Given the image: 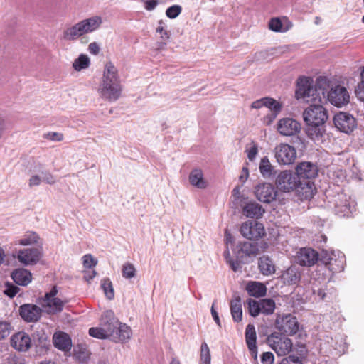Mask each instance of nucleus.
Instances as JSON below:
<instances>
[{
    "mask_svg": "<svg viewBox=\"0 0 364 364\" xmlns=\"http://www.w3.org/2000/svg\"><path fill=\"white\" fill-rule=\"evenodd\" d=\"M98 92L100 97L109 102L118 100L122 93L118 70L112 62H107L103 71Z\"/></svg>",
    "mask_w": 364,
    "mask_h": 364,
    "instance_id": "f257e3e1",
    "label": "nucleus"
},
{
    "mask_svg": "<svg viewBox=\"0 0 364 364\" xmlns=\"http://www.w3.org/2000/svg\"><path fill=\"white\" fill-rule=\"evenodd\" d=\"M100 323L105 330H109V332H107V334L109 338L114 342H124L131 337V328L126 324L119 323L111 310L103 312Z\"/></svg>",
    "mask_w": 364,
    "mask_h": 364,
    "instance_id": "f03ea898",
    "label": "nucleus"
},
{
    "mask_svg": "<svg viewBox=\"0 0 364 364\" xmlns=\"http://www.w3.org/2000/svg\"><path fill=\"white\" fill-rule=\"evenodd\" d=\"M102 23L101 17L97 16L84 19L64 30L63 38L66 41L77 40L83 35L97 30Z\"/></svg>",
    "mask_w": 364,
    "mask_h": 364,
    "instance_id": "7ed1b4c3",
    "label": "nucleus"
},
{
    "mask_svg": "<svg viewBox=\"0 0 364 364\" xmlns=\"http://www.w3.org/2000/svg\"><path fill=\"white\" fill-rule=\"evenodd\" d=\"M42 256V252L38 248H27L20 250L17 255L7 256L6 265L16 267L17 262L23 266H32L36 264Z\"/></svg>",
    "mask_w": 364,
    "mask_h": 364,
    "instance_id": "20e7f679",
    "label": "nucleus"
},
{
    "mask_svg": "<svg viewBox=\"0 0 364 364\" xmlns=\"http://www.w3.org/2000/svg\"><path fill=\"white\" fill-rule=\"evenodd\" d=\"M311 105L303 112L304 120L306 124L323 125L328 119V112L323 102H309Z\"/></svg>",
    "mask_w": 364,
    "mask_h": 364,
    "instance_id": "39448f33",
    "label": "nucleus"
},
{
    "mask_svg": "<svg viewBox=\"0 0 364 364\" xmlns=\"http://www.w3.org/2000/svg\"><path fill=\"white\" fill-rule=\"evenodd\" d=\"M267 343L278 356L288 355L293 348L291 340L284 334L277 332L268 336Z\"/></svg>",
    "mask_w": 364,
    "mask_h": 364,
    "instance_id": "423d86ee",
    "label": "nucleus"
},
{
    "mask_svg": "<svg viewBox=\"0 0 364 364\" xmlns=\"http://www.w3.org/2000/svg\"><path fill=\"white\" fill-rule=\"evenodd\" d=\"M240 232L246 239L258 240L266 235L262 223L257 220H247L242 223L240 228Z\"/></svg>",
    "mask_w": 364,
    "mask_h": 364,
    "instance_id": "0eeeda50",
    "label": "nucleus"
},
{
    "mask_svg": "<svg viewBox=\"0 0 364 364\" xmlns=\"http://www.w3.org/2000/svg\"><path fill=\"white\" fill-rule=\"evenodd\" d=\"M296 87L295 97L297 100L305 99L308 102L313 100L316 90L314 89L313 80L311 77H299Z\"/></svg>",
    "mask_w": 364,
    "mask_h": 364,
    "instance_id": "6e6552de",
    "label": "nucleus"
},
{
    "mask_svg": "<svg viewBox=\"0 0 364 364\" xmlns=\"http://www.w3.org/2000/svg\"><path fill=\"white\" fill-rule=\"evenodd\" d=\"M275 157L280 164H291L296 160V151L294 146L281 143L275 147Z\"/></svg>",
    "mask_w": 364,
    "mask_h": 364,
    "instance_id": "1a4fd4ad",
    "label": "nucleus"
},
{
    "mask_svg": "<svg viewBox=\"0 0 364 364\" xmlns=\"http://www.w3.org/2000/svg\"><path fill=\"white\" fill-rule=\"evenodd\" d=\"M335 127L346 134L352 132L357 126L355 118L350 114L340 112L333 117Z\"/></svg>",
    "mask_w": 364,
    "mask_h": 364,
    "instance_id": "9d476101",
    "label": "nucleus"
},
{
    "mask_svg": "<svg viewBox=\"0 0 364 364\" xmlns=\"http://www.w3.org/2000/svg\"><path fill=\"white\" fill-rule=\"evenodd\" d=\"M276 326L282 333L291 336L299 331V323L295 316L289 314L278 316L276 319Z\"/></svg>",
    "mask_w": 364,
    "mask_h": 364,
    "instance_id": "9b49d317",
    "label": "nucleus"
},
{
    "mask_svg": "<svg viewBox=\"0 0 364 364\" xmlns=\"http://www.w3.org/2000/svg\"><path fill=\"white\" fill-rule=\"evenodd\" d=\"M327 99L332 105L341 107L349 102L350 95L345 87L338 85L331 88Z\"/></svg>",
    "mask_w": 364,
    "mask_h": 364,
    "instance_id": "f8f14e48",
    "label": "nucleus"
},
{
    "mask_svg": "<svg viewBox=\"0 0 364 364\" xmlns=\"http://www.w3.org/2000/svg\"><path fill=\"white\" fill-rule=\"evenodd\" d=\"M276 184L279 190L284 192H289L296 189L299 185L298 177L291 171H284L278 175Z\"/></svg>",
    "mask_w": 364,
    "mask_h": 364,
    "instance_id": "ddd939ff",
    "label": "nucleus"
},
{
    "mask_svg": "<svg viewBox=\"0 0 364 364\" xmlns=\"http://www.w3.org/2000/svg\"><path fill=\"white\" fill-rule=\"evenodd\" d=\"M277 129L282 136H294L300 132L301 124L292 118L285 117L278 121Z\"/></svg>",
    "mask_w": 364,
    "mask_h": 364,
    "instance_id": "4468645a",
    "label": "nucleus"
},
{
    "mask_svg": "<svg viewBox=\"0 0 364 364\" xmlns=\"http://www.w3.org/2000/svg\"><path fill=\"white\" fill-rule=\"evenodd\" d=\"M10 343L16 350L25 353L31 348L32 340L27 333L18 331L11 336Z\"/></svg>",
    "mask_w": 364,
    "mask_h": 364,
    "instance_id": "2eb2a0df",
    "label": "nucleus"
},
{
    "mask_svg": "<svg viewBox=\"0 0 364 364\" xmlns=\"http://www.w3.org/2000/svg\"><path fill=\"white\" fill-rule=\"evenodd\" d=\"M277 191L276 188L271 183H264L258 185L255 188V196L257 198L263 203H271L276 199Z\"/></svg>",
    "mask_w": 364,
    "mask_h": 364,
    "instance_id": "dca6fc26",
    "label": "nucleus"
},
{
    "mask_svg": "<svg viewBox=\"0 0 364 364\" xmlns=\"http://www.w3.org/2000/svg\"><path fill=\"white\" fill-rule=\"evenodd\" d=\"M318 252L311 247L301 248L297 253L296 261L304 267H311L318 260Z\"/></svg>",
    "mask_w": 364,
    "mask_h": 364,
    "instance_id": "f3484780",
    "label": "nucleus"
},
{
    "mask_svg": "<svg viewBox=\"0 0 364 364\" xmlns=\"http://www.w3.org/2000/svg\"><path fill=\"white\" fill-rule=\"evenodd\" d=\"M32 338L37 353L43 354L49 348L50 346L49 337L43 329L36 330L32 334Z\"/></svg>",
    "mask_w": 364,
    "mask_h": 364,
    "instance_id": "a211bd4d",
    "label": "nucleus"
},
{
    "mask_svg": "<svg viewBox=\"0 0 364 364\" xmlns=\"http://www.w3.org/2000/svg\"><path fill=\"white\" fill-rule=\"evenodd\" d=\"M318 171L317 166L309 161L301 162L296 168V176L304 179L314 178L317 176Z\"/></svg>",
    "mask_w": 364,
    "mask_h": 364,
    "instance_id": "6ab92c4d",
    "label": "nucleus"
},
{
    "mask_svg": "<svg viewBox=\"0 0 364 364\" xmlns=\"http://www.w3.org/2000/svg\"><path fill=\"white\" fill-rule=\"evenodd\" d=\"M21 318L26 322H36L41 316V309L34 304H23L19 309Z\"/></svg>",
    "mask_w": 364,
    "mask_h": 364,
    "instance_id": "aec40b11",
    "label": "nucleus"
},
{
    "mask_svg": "<svg viewBox=\"0 0 364 364\" xmlns=\"http://www.w3.org/2000/svg\"><path fill=\"white\" fill-rule=\"evenodd\" d=\"M245 341L255 360L257 359V334L254 325L248 324L245 329Z\"/></svg>",
    "mask_w": 364,
    "mask_h": 364,
    "instance_id": "412c9836",
    "label": "nucleus"
},
{
    "mask_svg": "<svg viewBox=\"0 0 364 364\" xmlns=\"http://www.w3.org/2000/svg\"><path fill=\"white\" fill-rule=\"evenodd\" d=\"M329 87V80L326 77H319L317 78L316 85L314 89L316 90L315 97L313 100L314 102H324L326 101V93Z\"/></svg>",
    "mask_w": 364,
    "mask_h": 364,
    "instance_id": "4be33fe9",
    "label": "nucleus"
},
{
    "mask_svg": "<svg viewBox=\"0 0 364 364\" xmlns=\"http://www.w3.org/2000/svg\"><path fill=\"white\" fill-rule=\"evenodd\" d=\"M321 261L331 273H341L344 270V257H336V256H333L330 257L328 259H321Z\"/></svg>",
    "mask_w": 364,
    "mask_h": 364,
    "instance_id": "5701e85b",
    "label": "nucleus"
},
{
    "mask_svg": "<svg viewBox=\"0 0 364 364\" xmlns=\"http://www.w3.org/2000/svg\"><path fill=\"white\" fill-rule=\"evenodd\" d=\"M264 213L262 206L255 202L247 203L242 208V213L247 218L257 219L262 218Z\"/></svg>",
    "mask_w": 364,
    "mask_h": 364,
    "instance_id": "b1692460",
    "label": "nucleus"
},
{
    "mask_svg": "<svg viewBox=\"0 0 364 364\" xmlns=\"http://www.w3.org/2000/svg\"><path fill=\"white\" fill-rule=\"evenodd\" d=\"M230 311L232 319L235 322H240L242 318V309L240 296L235 294L230 301Z\"/></svg>",
    "mask_w": 364,
    "mask_h": 364,
    "instance_id": "393cba45",
    "label": "nucleus"
},
{
    "mask_svg": "<svg viewBox=\"0 0 364 364\" xmlns=\"http://www.w3.org/2000/svg\"><path fill=\"white\" fill-rule=\"evenodd\" d=\"M55 347L60 350H69L71 347V340L69 336L64 332L55 333L53 337Z\"/></svg>",
    "mask_w": 364,
    "mask_h": 364,
    "instance_id": "a878e982",
    "label": "nucleus"
},
{
    "mask_svg": "<svg viewBox=\"0 0 364 364\" xmlns=\"http://www.w3.org/2000/svg\"><path fill=\"white\" fill-rule=\"evenodd\" d=\"M190 183L198 188L203 189L207 187V182L203 178L201 169H193L189 175Z\"/></svg>",
    "mask_w": 364,
    "mask_h": 364,
    "instance_id": "bb28decb",
    "label": "nucleus"
},
{
    "mask_svg": "<svg viewBox=\"0 0 364 364\" xmlns=\"http://www.w3.org/2000/svg\"><path fill=\"white\" fill-rule=\"evenodd\" d=\"M246 290L250 296L256 298L264 296L267 292L266 287L263 284L257 282H249Z\"/></svg>",
    "mask_w": 364,
    "mask_h": 364,
    "instance_id": "cd10ccee",
    "label": "nucleus"
},
{
    "mask_svg": "<svg viewBox=\"0 0 364 364\" xmlns=\"http://www.w3.org/2000/svg\"><path fill=\"white\" fill-rule=\"evenodd\" d=\"M314 183L308 181L304 185L299 183L296 187L298 194L301 199L310 200L313 198L316 193L315 188L313 187Z\"/></svg>",
    "mask_w": 364,
    "mask_h": 364,
    "instance_id": "c85d7f7f",
    "label": "nucleus"
},
{
    "mask_svg": "<svg viewBox=\"0 0 364 364\" xmlns=\"http://www.w3.org/2000/svg\"><path fill=\"white\" fill-rule=\"evenodd\" d=\"M44 306L49 309V311L55 314L63 311L65 301L59 298L43 299Z\"/></svg>",
    "mask_w": 364,
    "mask_h": 364,
    "instance_id": "c756f323",
    "label": "nucleus"
},
{
    "mask_svg": "<svg viewBox=\"0 0 364 364\" xmlns=\"http://www.w3.org/2000/svg\"><path fill=\"white\" fill-rule=\"evenodd\" d=\"M350 203L346 196H338L336 200L335 211L336 214L346 215L350 212Z\"/></svg>",
    "mask_w": 364,
    "mask_h": 364,
    "instance_id": "7c9ffc66",
    "label": "nucleus"
},
{
    "mask_svg": "<svg viewBox=\"0 0 364 364\" xmlns=\"http://www.w3.org/2000/svg\"><path fill=\"white\" fill-rule=\"evenodd\" d=\"M258 267L261 273H275L276 268L272 259L267 256L259 259Z\"/></svg>",
    "mask_w": 364,
    "mask_h": 364,
    "instance_id": "2f4dec72",
    "label": "nucleus"
},
{
    "mask_svg": "<svg viewBox=\"0 0 364 364\" xmlns=\"http://www.w3.org/2000/svg\"><path fill=\"white\" fill-rule=\"evenodd\" d=\"M259 168L264 178H269L274 173V167L267 156L261 159Z\"/></svg>",
    "mask_w": 364,
    "mask_h": 364,
    "instance_id": "473e14b6",
    "label": "nucleus"
},
{
    "mask_svg": "<svg viewBox=\"0 0 364 364\" xmlns=\"http://www.w3.org/2000/svg\"><path fill=\"white\" fill-rule=\"evenodd\" d=\"M306 133L312 140H319L323 136V125L306 124Z\"/></svg>",
    "mask_w": 364,
    "mask_h": 364,
    "instance_id": "72a5a7b5",
    "label": "nucleus"
},
{
    "mask_svg": "<svg viewBox=\"0 0 364 364\" xmlns=\"http://www.w3.org/2000/svg\"><path fill=\"white\" fill-rule=\"evenodd\" d=\"M100 287L107 299L112 300L114 298V287L110 279L104 278L102 279Z\"/></svg>",
    "mask_w": 364,
    "mask_h": 364,
    "instance_id": "f704fd0d",
    "label": "nucleus"
},
{
    "mask_svg": "<svg viewBox=\"0 0 364 364\" xmlns=\"http://www.w3.org/2000/svg\"><path fill=\"white\" fill-rule=\"evenodd\" d=\"M260 301L261 314L271 315L275 309V302L272 299H262Z\"/></svg>",
    "mask_w": 364,
    "mask_h": 364,
    "instance_id": "c9c22d12",
    "label": "nucleus"
},
{
    "mask_svg": "<svg viewBox=\"0 0 364 364\" xmlns=\"http://www.w3.org/2000/svg\"><path fill=\"white\" fill-rule=\"evenodd\" d=\"M90 59L89 58L84 54L80 55V56L75 60L73 62V66L74 69L77 71H80L83 69H86L90 65Z\"/></svg>",
    "mask_w": 364,
    "mask_h": 364,
    "instance_id": "e433bc0d",
    "label": "nucleus"
},
{
    "mask_svg": "<svg viewBox=\"0 0 364 364\" xmlns=\"http://www.w3.org/2000/svg\"><path fill=\"white\" fill-rule=\"evenodd\" d=\"M258 247L255 244L248 242H245L241 244L240 252L245 255H256L258 253Z\"/></svg>",
    "mask_w": 364,
    "mask_h": 364,
    "instance_id": "4c0bfd02",
    "label": "nucleus"
},
{
    "mask_svg": "<svg viewBox=\"0 0 364 364\" xmlns=\"http://www.w3.org/2000/svg\"><path fill=\"white\" fill-rule=\"evenodd\" d=\"M13 281L20 286H27L33 279L32 274H11Z\"/></svg>",
    "mask_w": 364,
    "mask_h": 364,
    "instance_id": "58836bf2",
    "label": "nucleus"
},
{
    "mask_svg": "<svg viewBox=\"0 0 364 364\" xmlns=\"http://www.w3.org/2000/svg\"><path fill=\"white\" fill-rule=\"evenodd\" d=\"M247 304L248 305L249 313L252 316L256 317L261 314L259 301L249 299L247 300Z\"/></svg>",
    "mask_w": 364,
    "mask_h": 364,
    "instance_id": "ea45409f",
    "label": "nucleus"
},
{
    "mask_svg": "<svg viewBox=\"0 0 364 364\" xmlns=\"http://www.w3.org/2000/svg\"><path fill=\"white\" fill-rule=\"evenodd\" d=\"M12 331V326L10 321L0 320V341L8 337Z\"/></svg>",
    "mask_w": 364,
    "mask_h": 364,
    "instance_id": "a19ab883",
    "label": "nucleus"
},
{
    "mask_svg": "<svg viewBox=\"0 0 364 364\" xmlns=\"http://www.w3.org/2000/svg\"><path fill=\"white\" fill-rule=\"evenodd\" d=\"M38 236L33 232H27L23 238L18 241V244L21 245L26 246L38 242Z\"/></svg>",
    "mask_w": 364,
    "mask_h": 364,
    "instance_id": "79ce46f5",
    "label": "nucleus"
},
{
    "mask_svg": "<svg viewBox=\"0 0 364 364\" xmlns=\"http://www.w3.org/2000/svg\"><path fill=\"white\" fill-rule=\"evenodd\" d=\"M107 332H109V330H105L102 327H92L89 329V335L99 339L109 338Z\"/></svg>",
    "mask_w": 364,
    "mask_h": 364,
    "instance_id": "37998d69",
    "label": "nucleus"
},
{
    "mask_svg": "<svg viewBox=\"0 0 364 364\" xmlns=\"http://www.w3.org/2000/svg\"><path fill=\"white\" fill-rule=\"evenodd\" d=\"M264 106L276 113H279L282 109L279 102L271 97H264Z\"/></svg>",
    "mask_w": 364,
    "mask_h": 364,
    "instance_id": "c03bdc74",
    "label": "nucleus"
},
{
    "mask_svg": "<svg viewBox=\"0 0 364 364\" xmlns=\"http://www.w3.org/2000/svg\"><path fill=\"white\" fill-rule=\"evenodd\" d=\"M210 353L206 343L201 345L200 349V364H210Z\"/></svg>",
    "mask_w": 364,
    "mask_h": 364,
    "instance_id": "a18cd8bd",
    "label": "nucleus"
},
{
    "mask_svg": "<svg viewBox=\"0 0 364 364\" xmlns=\"http://www.w3.org/2000/svg\"><path fill=\"white\" fill-rule=\"evenodd\" d=\"M4 293L9 298H14L19 291L20 289L11 282H6Z\"/></svg>",
    "mask_w": 364,
    "mask_h": 364,
    "instance_id": "49530a36",
    "label": "nucleus"
},
{
    "mask_svg": "<svg viewBox=\"0 0 364 364\" xmlns=\"http://www.w3.org/2000/svg\"><path fill=\"white\" fill-rule=\"evenodd\" d=\"M269 28L270 30L275 32H284L286 29H283L282 23L278 18H273L269 22Z\"/></svg>",
    "mask_w": 364,
    "mask_h": 364,
    "instance_id": "de8ad7c7",
    "label": "nucleus"
},
{
    "mask_svg": "<svg viewBox=\"0 0 364 364\" xmlns=\"http://www.w3.org/2000/svg\"><path fill=\"white\" fill-rule=\"evenodd\" d=\"M43 139L52 141H61L64 139L63 133L57 132H49L44 133L43 135Z\"/></svg>",
    "mask_w": 364,
    "mask_h": 364,
    "instance_id": "09e8293b",
    "label": "nucleus"
},
{
    "mask_svg": "<svg viewBox=\"0 0 364 364\" xmlns=\"http://www.w3.org/2000/svg\"><path fill=\"white\" fill-rule=\"evenodd\" d=\"M83 266L85 268L95 267L97 264V259H95L92 255L87 254L82 257Z\"/></svg>",
    "mask_w": 364,
    "mask_h": 364,
    "instance_id": "8fccbe9b",
    "label": "nucleus"
},
{
    "mask_svg": "<svg viewBox=\"0 0 364 364\" xmlns=\"http://www.w3.org/2000/svg\"><path fill=\"white\" fill-rule=\"evenodd\" d=\"M182 9L179 5H173L166 11V14L169 18H176L181 12Z\"/></svg>",
    "mask_w": 364,
    "mask_h": 364,
    "instance_id": "3c124183",
    "label": "nucleus"
},
{
    "mask_svg": "<svg viewBox=\"0 0 364 364\" xmlns=\"http://www.w3.org/2000/svg\"><path fill=\"white\" fill-rule=\"evenodd\" d=\"M224 257L225 258L227 263L231 267L232 270L234 272L237 271L240 264L237 261H234L231 259L230 254L228 247L227 250L224 252Z\"/></svg>",
    "mask_w": 364,
    "mask_h": 364,
    "instance_id": "603ef678",
    "label": "nucleus"
},
{
    "mask_svg": "<svg viewBox=\"0 0 364 364\" xmlns=\"http://www.w3.org/2000/svg\"><path fill=\"white\" fill-rule=\"evenodd\" d=\"M156 32L160 34V36L163 41H166L169 38V33L165 28V23L162 20L159 21V26L156 28Z\"/></svg>",
    "mask_w": 364,
    "mask_h": 364,
    "instance_id": "864d4df0",
    "label": "nucleus"
},
{
    "mask_svg": "<svg viewBox=\"0 0 364 364\" xmlns=\"http://www.w3.org/2000/svg\"><path fill=\"white\" fill-rule=\"evenodd\" d=\"M246 151L247 152L248 159L252 161L255 159V156L257 154L258 146L255 142H252V146L249 149L246 150Z\"/></svg>",
    "mask_w": 364,
    "mask_h": 364,
    "instance_id": "5fc2aeb1",
    "label": "nucleus"
},
{
    "mask_svg": "<svg viewBox=\"0 0 364 364\" xmlns=\"http://www.w3.org/2000/svg\"><path fill=\"white\" fill-rule=\"evenodd\" d=\"M274 356L271 352H265L262 355L261 362L262 364H273Z\"/></svg>",
    "mask_w": 364,
    "mask_h": 364,
    "instance_id": "6e6d98bb",
    "label": "nucleus"
},
{
    "mask_svg": "<svg viewBox=\"0 0 364 364\" xmlns=\"http://www.w3.org/2000/svg\"><path fill=\"white\" fill-rule=\"evenodd\" d=\"M355 92L358 99L362 102H364V82H358L355 88Z\"/></svg>",
    "mask_w": 364,
    "mask_h": 364,
    "instance_id": "4d7b16f0",
    "label": "nucleus"
},
{
    "mask_svg": "<svg viewBox=\"0 0 364 364\" xmlns=\"http://www.w3.org/2000/svg\"><path fill=\"white\" fill-rule=\"evenodd\" d=\"M279 364H302V363L298 357L290 355L284 358Z\"/></svg>",
    "mask_w": 364,
    "mask_h": 364,
    "instance_id": "13d9d810",
    "label": "nucleus"
},
{
    "mask_svg": "<svg viewBox=\"0 0 364 364\" xmlns=\"http://www.w3.org/2000/svg\"><path fill=\"white\" fill-rule=\"evenodd\" d=\"M144 2V7L147 11L154 10L158 5L159 0H141Z\"/></svg>",
    "mask_w": 364,
    "mask_h": 364,
    "instance_id": "bf43d9fd",
    "label": "nucleus"
},
{
    "mask_svg": "<svg viewBox=\"0 0 364 364\" xmlns=\"http://www.w3.org/2000/svg\"><path fill=\"white\" fill-rule=\"evenodd\" d=\"M43 179L42 181L48 183V184H54L55 183V177L50 172L43 173Z\"/></svg>",
    "mask_w": 364,
    "mask_h": 364,
    "instance_id": "052dcab7",
    "label": "nucleus"
},
{
    "mask_svg": "<svg viewBox=\"0 0 364 364\" xmlns=\"http://www.w3.org/2000/svg\"><path fill=\"white\" fill-rule=\"evenodd\" d=\"M58 292V288L56 286H53L51 289V290L49 292H47L44 295L43 299H48L49 298H56L55 296L57 295Z\"/></svg>",
    "mask_w": 364,
    "mask_h": 364,
    "instance_id": "680f3d73",
    "label": "nucleus"
},
{
    "mask_svg": "<svg viewBox=\"0 0 364 364\" xmlns=\"http://www.w3.org/2000/svg\"><path fill=\"white\" fill-rule=\"evenodd\" d=\"M88 50L90 53L97 55L100 52V47L97 43L93 42L89 45Z\"/></svg>",
    "mask_w": 364,
    "mask_h": 364,
    "instance_id": "e2e57ef3",
    "label": "nucleus"
},
{
    "mask_svg": "<svg viewBox=\"0 0 364 364\" xmlns=\"http://www.w3.org/2000/svg\"><path fill=\"white\" fill-rule=\"evenodd\" d=\"M41 182V178L38 176L35 175V176H31V178L29 179L28 185L30 187H33L35 186L40 185Z\"/></svg>",
    "mask_w": 364,
    "mask_h": 364,
    "instance_id": "0e129e2a",
    "label": "nucleus"
},
{
    "mask_svg": "<svg viewBox=\"0 0 364 364\" xmlns=\"http://www.w3.org/2000/svg\"><path fill=\"white\" fill-rule=\"evenodd\" d=\"M135 269L132 264L127 263L123 266L122 273H134Z\"/></svg>",
    "mask_w": 364,
    "mask_h": 364,
    "instance_id": "69168bd1",
    "label": "nucleus"
},
{
    "mask_svg": "<svg viewBox=\"0 0 364 364\" xmlns=\"http://www.w3.org/2000/svg\"><path fill=\"white\" fill-rule=\"evenodd\" d=\"M278 113L272 112L270 114L267 115L265 117H264V123L269 125L272 123V122L275 119L277 114Z\"/></svg>",
    "mask_w": 364,
    "mask_h": 364,
    "instance_id": "338daca9",
    "label": "nucleus"
},
{
    "mask_svg": "<svg viewBox=\"0 0 364 364\" xmlns=\"http://www.w3.org/2000/svg\"><path fill=\"white\" fill-rule=\"evenodd\" d=\"M211 314H212V316L214 319V321H215V323L219 326H221V324H220V318H219V316L217 313V311L215 310L214 309V304H213L212 307H211Z\"/></svg>",
    "mask_w": 364,
    "mask_h": 364,
    "instance_id": "774afa93",
    "label": "nucleus"
}]
</instances>
